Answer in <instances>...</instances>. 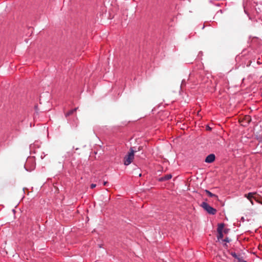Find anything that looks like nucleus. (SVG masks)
<instances>
[{
	"label": "nucleus",
	"mask_w": 262,
	"mask_h": 262,
	"mask_svg": "<svg viewBox=\"0 0 262 262\" xmlns=\"http://www.w3.org/2000/svg\"><path fill=\"white\" fill-rule=\"evenodd\" d=\"M78 109V107H76L75 108H73L71 110H70L67 113L65 114V117L67 118L68 122L71 125L72 127H76L78 125V121L77 117H74L73 119V120L72 121L71 119L69 118V117L72 115H73L77 110Z\"/></svg>",
	"instance_id": "nucleus-1"
},
{
	"label": "nucleus",
	"mask_w": 262,
	"mask_h": 262,
	"mask_svg": "<svg viewBox=\"0 0 262 262\" xmlns=\"http://www.w3.org/2000/svg\"><path fill=\"white\" fill-rule=\"evenodd\" d=\"M130 151L124 157V164L126 166L129 165L134 158V154L136 152L132 147L130 148Z\"/></svg>",
	"instance_id": "nucleus-2"
},
{
	"label": "nucleus",
	"mask_w": 262,
	"mask_h": 262,
	"mask_svg": "<svg viewBox=\"0 0 262 262\" xmlns=\"http://www.w3.org/2000/svg\"><path fill=\"white\" fill-rule=\"evenodd\" d=\"M200 206L209 214L214 215L217 212L216 209L213 208L205 202H203Z\"/></svg>",
	"instance_id": "nucleus-3"
},
{
	"label": "nucleus",
	"mask_w": 262,
	"mask_h": 262,
	"mask_svg": "<svg viewBox=\"0 0 262 262\" xmlns=\"http://www.w3.org/2000/svg\"><path fill=\"white\" fill-rule=\"evenodd\" d=\"M225 226L224 223H220L217 225V231L218 233V235L217 236V238L219 241L220 239H222L224 236L223 229L224 228Z\"/></svg>",
	"instance_id": "nucleus-4"
},
{
	"label": "nucleus",
	"mask_w": 262,
	"mask_h": 262,
	"mask_svg": "<svg viewBox=\"0 0 262 262\" xmlns=\"http://www.w3.org/2000/svg\"><path fill=\"white\" fill-rule=\"evenodd\" d=\"M230 254L235 259H236L238 262H247L243 258V257L240 254H236L235 252H231Z\"/></svg>",
	"instance_id": "nucleus-5"
},
{
	"label": "nucleus",
	"mask_w": 262,
	"mask_h": 262,
	"mask_svg": "<svg viewBox=\"0 0 262 262\" xmlns=\"http://www.w3.org/2000/svg\"><path fill=\"white\" fill-rule=\"evenodd\" d=\"M215 159V155L213 154H211L206 157V158L205 160V162L207 163H211L213 161H214Z\"/></svg>",
	"instance_id": "nucleus-6"
},
{
	"label": "nucleus",
	"mask_w": 262,
	"mask_h": 262,
	"mask_svg": "<svg viewBox=\"0 0 262 262\" xmlns=\"http://www.w3.org/2000/svg\"><path fill=\"white\" fill-rule=\"evenodd\" d=\"M172 178V175L171 174H167L165 175L164 176L161 177L160 178H159V182H164L167 180H169Z\"/></svg>",
	"instance_id": "nucleus-7"
},
{
	"label": "nucleus",
	"mask_w": 262,
	"mask_h": 262,
	"mask_svg": "<svg viewBox=\"0 0 262 262\" xmlns=\"http://www.w3.org/2000/svg\"><path fill=\"white\" fill-rule=\"evenodd\" d=\"M256 193V192H249L247 194H245L244 197L246 198L249 200H251L253 198H254V195H255Z\"/></svg>",
	"instance_id": "nucleus-8"
},
{
	"label": "nucleus",
	"mask_w": 262,
	"mask_h": 262,
	"mask_svg": "<svg viewBox=\"0 0 262 262\" xmlns=\"http://www.w3.org/2000/svg\"><path fill=\"white\" fill-rule=\"evenodd\" d=\"M205 192H206V193L210 197H211V198H215L216 199H217L218 198V196L215 194H213L212 193V192H211L210 191H209L208 190H207L206 189L205 190Z\"/></svg>",
	"instance_id": "nucleus-9"
},
{
	"label": "nucleus",
	"mask_w": 262,
	"mask_h": 262,
	"mask_svg": "<svg viewBox=\"0 0 262 262\" xmlns=\"http://www.w3.org/2000/svg\"><path fill=\"white\" fill-rule=\"evenodd\" d=\"M230 231V229L229 228H225L224 229V228L223 229V232H224V233L225 234H227Z\"/></svg>",
	"instance_id": "nucleus-10"
},
{
	"label": "nucleus",
	"mask_w": 262,
	"mask_h": 262,
	"mask_svg": "<svg viewBox=\"0 0 262 262\" xmlns=\"http://www.w3.org/2000/svg\"><path fill=\"white\" fill-rule=\"evenodd\" d=\"M230 241L231 240L228 237H226L225 239H223V241L225 242L226 243H229Z\"/></svg>",
	"instance_id": "nucleus-11"
},
{
	"label": "nucleus",
	"mask_w": 262,
	"mask_h": 262,
	"mask_svg": "<svg viewBox=\"0 0 262 262\" xmlns=\"http://www.w3.org/2000/svg\"><path fill=\"white\" fill-rule=\"evenodd\" d=\"M257 139L258 140L259 142L262 143V136H259L257 137Z\"/></svg>",
	"instance_id": "nucleus-12"
},
{
	"label": "nucleus",
	"mask_w": 262,
	"mask_h": 262,
	"mask_svg": "<svg viewBox=\"0 0 262 262\" xmlns=\"http://www.w3.org/2000/svg\"><path fill=\"white\" fill-rule=\"evenodd\" d=\"M186 85V81L185 79H183L182 81V83H181V87L184 86V85Z\"/></svg>",
	"instance_id": "nucleus-13"
},
{
	"label": "nucleus",
	"mask_w": 262,
	"mask_h": 262,
	"mask_svg": "<svg viewBox=\"0 0 262 262\" xmlns=\"http://www.w3.org/2000/svg\"><path fill=\"white\" fill-rule=\"evenodd\" d=\"M96 186V184H92L90 185V187H91V188H92V189L94 188Z\"/></svg>",
	"instance_id": "nucleus-14"
},
{
	"label": "nucleus",
	"mask_w": 262,
	"mask_h": 262,
	"mask_svg": "<svg viewBox=\"0 0 262 262\" xmlns=\"http://www.w3.org/2000/svg\"><path fill=\"white\" fill-rule=\"evenodd\" d=\"M206 128L207 130H209L211 129V128L209 126H207Z\"/></svg>",
	"instance_id": "nucleus-15"
},
{
	"label": "nucleus",
	"mask_w": 262,
	"mask_h": 262,
	"mask_svg": "<svg viewBox=\"0 0 262 262\" xmlns=\"http://www.w3.org/2000/svg\"><path fill=\"white\" fill-rule=\"evenodd\" d=\"M251 203L252 205H253L254 204V203H253V201H252V199H251V200H249Z\"/></svg>",
	"instance_id": "nucleus-16"
},
{
	"label": "nucleus",
	"mask_w": 262,
	"mask_h": 262,
	"mask_svg": "<svg viewBox=\"0 0 262 262\" xmlns=\"http://www.w3.org/2000/svg\"><path fill=\"white\" fill-rule=\"evenodd\" d=\"M107 183V182H106V181L104 182L103 185H106Z\"/></svg>",
	"instance_id": "nucleus-17"
},
{
	"label": "nucleus",
	"mask_w": 262,
	"mask_h": 262,
	"mask_svg": "<svg viewBox=\"0 0 262 262\" xmlns=\"http://www.w3.org/2000/svg\"><path fill=\"white\" fill-rule=\"evenodd\" d=\"M244 11H245V13H246L247 15H248V14L245 9H244Z\"/></svg>",
	"instance_id": "nucleus-18"
},
{
	"label": "nucleus",
	"mask_w": 262,
	"mask_h": 262,
	"mask_svg": "<svg viewBox=\"0 0 262 262\" xmlns=\"http://www.w3.org/2000/svg\"><path fill=\"white\" fill-rule=\"evenodd\" d=\"M12 211H13V212H15V210H14V209H13V210H12Z\"/></svg>",
	"instance_id": "nucleus-19"
}]
</instances>
